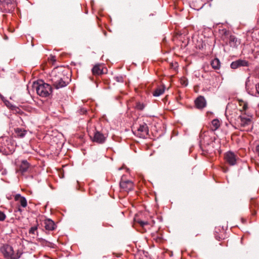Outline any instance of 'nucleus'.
Listing matches in <instances>:
<instances>
[{"label": "nucleus", "mask_w": 259, "mask_h": 259, "mask_svg": "<svg viewBox=\"0 0 259 259\" xmlns=\"http://www.w3.org/2000/svg\"><path fill=\"white\" fill-rule=\"evenodd\" d=\"M16 201H19L20 205L23 207H26L27 205V201L25 197L22 196L20 194H17L14 196Z\"/></svg>", "instance_id": "nucleus-17"}, {"label": "nucleus", "mask_w": 259, "mask_h": 259, "mask_svg": "<svg viewBox=\"0 0 259 259\" xmlns=\"http://www.w3.org/2000/svg\"><path fill=\"white\" fill-rule=\"evenodd\" d=\"M38 241L43 246H48L50 247H53L54 244L50 241H48L42 238H38Z\"/></svg>", "instance_id": "nucleus-22"}, {"label": "nucleus", "mask_w": 259, "mask_h": 259, "mask_svg": "<svg viewBox=\"0 0 259 259\" xmlns=\"http://www.w3.org/2000/svg\"><path fill=\"white\" fill-rule=\"evenodd\" d=\"M233 118V116H231V117H230L231 120H232Z\"/></svg>", "instance_id": "nucleus-37"}, {"label": "nucleus", "mask_w": 259, "mask_h": 259, "mask_svg": "<svg viewBox=\"0 0 259 259\" xmlns=\"http://www.w3.org/2000/svg\"><path fill=\"white\" fill-rule=\"evenodd\" d=\"M226 43L228 44L232 48H237V46L240 44V42L238 40L237 38L233 35L231 36H230L228 42Z\"/></svg>", "instance_id": "nucleus-18"}, {"label": "nucleus", "mask_w": 259, "mask_h": 259, "mask_svg": "<svg viewBox=\"0 0 259 259\" xmlns=\"http://www.w3.org/2000/svg\"><path fill=\"white\" fill-rule=\"evenodd\" d=\"M6 105L8 107H9L11 110L16 112H18L20 110V109L16 106L15 105H12L10 103H8V104H6Z\"/></svg>", "instance_id": "nucleus-25"}, {"label": "nucleus", "mask_w": 259, "mask_h": 259, "mask_svg": "<svg viewBox=\"0 0 259 259\" xmlns=\"http://www.w3.org/2000/svg\"><path fill=\"white\" fill-rule=\"evenodd\" d=\"M15 133L17 135V136L19 138H23L26 134V131L20 128H17L15 130Z\"/></svg>", "instance_id": "nucleus-24"}, {"label": "nucleus", "mask_w": 259, "mask_h": 259, "mask_svg": "<svg viewBox=\"0 0 259 259\" xmlns=\"http://www.w3.org/2000/svg\"><path fill=\"white\" fill-rule=\"evenodd\" d=\"M114 79L117 82H123V78L121 76H115V77H114Z\"/></svg>", "instance_id": "nucleus-30"}, {"label": "nucleus", "mask_w": 259, "mask_h": 259, "mask_svg": "<svg viewBox=\"0 0 259 259\" xmlns=\"http://www.w3.org/2000/svg\"><path fill=\"white\" fill-rule=\"evenodd\" d=\"M255 89H256V93L258 94V96H259V83H257L255 85Z\"/></svg>", "instance_id": "nucleus-33"}, {"label": "nucleus", "mask_w": 259, "mask_h": 259, "mask_svg": "<svg viewBox=\"0 0 259 259\" xmlns=\"http://www.w3.org/2000/svg\"><path fill=\"white\" fill-rule=\"evenodd\" d=\"M37 230V226L32 227L30 228L29 230V234H34Z\"/></svg>", "instance_id": "nucleus-28"}, {"label": "nucleus", "mask_w": 259, "mask_h": 259, "mask_svg": "<svg viewBox=\"0 0 259 259\" xmlns=\"http://www.w3.org/2000/svg\"><path fill=\"white\" fill-rule=\"evenodd\" d=\"M225 158L226 161L231 165H235L237 160L239 159L237 156L231 151L227 152L225 154Z\"/></svg>", "instance_id": "nucleus-11"}, {"label": "nucleus", "mask_w": 259, "mask_h": 259, "mask_svg": "<svg viewBox=\"0 0 259 259\" xmlns=\"http://www.w3.org/2000/svg\"><path fill=\"white\" fill-rule=\"evenodd\" d=\"M22 211V210L19 207L18 208H17V210H15V212H17V211H19L20 212H21Z\"/></svg>", "instance_id": "nucleus-36"}, {"label": "nucleus", "mask_w": 259, "mask_h": 259, "mask_svg": "<svg viewBox=\"0 0 259 259\" xmlns=\"http://www.w3.org/2000/svg\"><path fill=\"white\" fill-rule=\"evenodd\" d=\"M16 143L14 140L8 137L0 138V152L4 155L12 154L15 150Z\"/></svg>", "instance_id": "nucleus-1"}, {"label": "nucleus", "mask_w": 259, "mask_h": 259, "mask_svg": "<svg viewBox=\"0 0 259 259\" xmlns=\"http://www.w3.org/2000/svg\"><path fill=\"white\" fill-rule=\"evenodd\" d=\"M195 104L197 108L201 109L206 106V101L203 96H200L195 101Z\"/></svg>", "instance_id": "nucleus-14"}, {"label": "nucleus", "mask_w": 259, "mask_h": 259, "mask_svg": "<svg viewBox=\"0 0 259 259\" xmlns=\"http://www.w3.org/2000/svg\"><path fill=\"white\" fill-rule=\"evenodd\" d=\"M238 126L240 127H246L251 124L250 117L246 116L245 115H239L237 119Z\"/></svg>", "instance_id": "nucleus-7"}, {"label": "nucleus", "mask_w": 259, "mask_h": 259, "mask_svg": "<svg viewBox=\"0 0 259 259\" xmlns=\"http://www.w3.org/2000/svg\"><path fill=\"white\" fill-rule=\"evenodd\" d=\"M65 76H67L63 73L60 68H56L52 71L50 75L49 80L51 81L52 84L54 83L57 84V81L59 79L62 80V78L65 77Z\"/></svg>", "instance_id": "nucleus-5"}, {"label": "nucleus", "mask_w": 259, "mask_h": 259, "mask_svg": "<svg viewBox=\"0 0 259 259\" xmlns=\"http://www.w3.org/2000/svg\"><path fill=\"white\" fill-rule=\"evenodd\" d=\"M256 152L257 153L258 156H259V144L256 146Z\"/></svg>", "instance_id": "nucleus-34"}, {"label": "nucleus", "mask_w": 259, "mask_h": 259, "mask_svg": "<svg viewBox=\"0 0 259 259\" xmlns=\"http://www.w3.org/2000/svg\"><path fill=\"white\" fill-rule=\"evenodd\" d=\"M220 121L218 119H214L211 121L210 128L212 131H215L220 127Z\"/></svg>", "instance_id": "nucleus-21"}, {"label": "nucleus", "mask_w": 259, "mask_h": 259, "mask_svg": "<svg viewBox=\"0 0 259 259\" xmlns=\"http://www.w3.org/2000/svg\"><path fill=\"white\" fill-rule=\"evenodd\" d=\"M6 218V214L3 211H0V221H4Z\"/></svg>", "instance_id": "nucleus-29"}, {"label": "nucleus", "mask_w": 259, "mask_h": 259, "mask_svg": "<svg viewBox=\"0 0 259 259\" xmlns=\"http://www.w3.org/2000/svg\"><path fill=\"white\" fill-rule=\"evenodd\" d=\"M120 187L123 191L128 192L133 189L134 184L132 181L123 180L122 179L120 182Z\"/></svg>", "instance_id": "nucleus-9"}, {"label": "nucleus", "mask_w": 259, "mask_h": 259, "mask_svg": "<svg viewBox=\"0 0 259 259\" xmlns=\"http://www.w3.org/2000/svg\"><path fill=\"white\" fill-rule=\"evenodd\" d=\"M134 134L141 138H146L149 134L147 124L145 122L140 124L137 129L133 131Z\"/></svg>", "instance_id": "nucleus-6"}, {"label": "nucleus", "mask_w": 259, "mask_h": 259, "mask_svg": "<svg viewBox=\"0 0 259 259\" xmlns=\"http://www.w3.org/2000/svg\"><path fill=\"white\" fill-rule=\"evenodd\" d=\"M33 88L36 90L38 95L42 97L49 96L52 92V87L48 83L40 80L33 84Z\"/></svg>", "instance_id": "nucleus-3"}, {"label": "nucleus", "mask_w": 259, "mask_h": 259, "mask_svg": "<svg viewBox=\"0 0 259 259\" xmlns=\"http://www.w3.org/2000/svg\"><path fill=\"white\" fill-rule=\"evenodd\" d=\"M32 169L31 164L26 160H22L19 167V171L22 174H24L26 172H30Z\"/></svg>", "instance_id": "nucleus-10"}, {"label": "nucleus", "mask_w": 259, "mask_h": 259, "mask_svg": "<svg viewBox=\"0 0 259 259\" xmlns=\"http://www.w3.org/2000/svg\"><path fill=\"white\" fill-rule=\"evenodd\" d=\"M225 114H226V116L227 117H229V115H228V114H230V111H229L228 109H226V113H225Z\"/></svg>", "instance_id": "nucleus-35"}, {"label": "nucleus", "mask_w": 259, "mask_h": 259, "mask_svg": "<svg viewBox=\"0 0 259 259\" xmlns=\"http://www.w3.org/2000/svg\"><path fill=\"white\" fill-rule=\"evenodd\" d=\"M106 138L100 132L96 131L93 138V141L99 144H103L105 142Z\"/></svg>", "instance_id": "nucleus-13"}, {"label": "nucleus", "mask_w": 259, "mask_h": 259, "mask_svg": "<svg viewBox=\"0 0 259 259\" xmlns=\"http://www.w3.org/2000/svg\"><path fill=\"white\" fill-rule=\"evenodd\" d=\"M44 227L47 231H52L57 228V225L55 222L50 219H47L44 221Z\"/></svg>", "instance_id": "nucleus-12"}, {"label": "nucleus", "mask_w": 259, "mask_h": 259, "mask_svg": "<svg viewBox=\"0 0 259 259\" xmlns=\"http://www.w3.org/2000/svg\"><path fill=\"white\" fill-rule=\"evenodd\" d=\"M211 65L214 69H219L221 66V63L219 59L215 58L211 62Z\"/></svg>", "instance_id": "nucleus-23"}, {"label": "nucleus", "mask_w": 259, "mask_h": 259, "mask_svg": "<svg viewBox=\"0 0 259 259\" xmlns=\"http://www.w3.org/2000/svg\"><path fill=\"white\" fill-rule=\"evenodd\" d=\"M1 251L5 259H19L23 253L21 249L14 250L9 244H4L1 248Z\"/></svg>", "instance_id": "nucleus-2"}, {"label": "nucleus", "mask_w": 259, "mask_h": 259, "mask_svg": "<svg viewBox=\"0 0 259 259\" xmlns=\"http://www.w3.org/2000/svg\"><path fill=\"white\" fill-rule=\"evenodd\" d=\"M232 35L231 34V32L227 29H224L222 30L221 38L224 42H227L230 36H231Z\"/></svg>", "instance_id": "nucleus-19"}, {"label": "nucleus", "mask_w": 259, "mask_h": 259, "mask_svg": "<svg viewBox=\"0 0 259 259\" xmlns=\"http://www.w3.org/2000/svg\"><path fill=\"white\" fill-rule=\"evenodd\" d=\"M250 63L245 59H238L231 63L230 67L232 69H236L241 67H248Z\"/></svg>", "instance_id": "nucleus-8"}, {"label": "nucleus", "mask_w": 259, "mask_h": 259, "mask_svg": "<svg viewBox=\"0 0 259 259\" xmlns=\"http://www.w3.org/2000/svg\"><path fill=\"white\" fill-rule=\"evenodd\" d=\"M17 6V0H0V10L3 13H13Z\"/></svg>", "instance_id": "nucleus-4"}, {"label": "nucleus", "mask_w": 259, "mask_h": 259, "mask_svg": "<svg viewBox=\"0 0 259 259\" xmlns=\"http://www.w3.org/2000/svg\"><path fill=\"white\" fill-rule=\"evenodd\" d=\"M209 143L206 144V147H205V150L208 152H211L212 149H211L209 147L211 146L213 148V142L212 140L209 138Z\"/></svg>", "instance_id": "nucleus-26"}, {"label": "nucleus", "mask_w": 259, "mask_h": 259, "mask_svg": "<svg viewBox=\"0 0 259 259\" xmlns=\"http://www.w3.org/2000/svg\"><path fill=\"white\" fill-rule=\"evenodd\" d=\"M136 108L139 110H143L145 108L144 104L138 102L136 104Z\"/></svg>", "instance_id": "nucleus-27"}, {"label": "nucleus", "mask_w": 259, "mask_h": 259, "mask_svg": "<svg viewBox=\"0 0 259 259\" xmlns=\"http://www.w3.org/2000/svg\"><path fill=\"white\" fill-rule=\"evenodd\" d=\"M170 66L171 67L174 68V69H176L178 67V64L177 62H175L174 63H171Z\"/></svg>", "instance_id": "nucleus-32"}, {"label": "nucleus", "mask_w": 259, "mask_h": 259, "mask_svg": "<svg viewBox=\"0 0 259 259\" xmlns=\"http://www.w3.org/2000/svg\"><path fill=\"white\" fill-rule=\"evenodd\" d=\"M68 78L67 76L63 77L62 80L59 79L57 81V84L54 83L53 84H52V85L56 89H59L60 88H64V87L67 86V84H68Z\"/></svg>", "instance_id": "nucleus-15"}, {"label": "nucleus", "mask_w": 259, "mask_h": 259, "mask_svg": "<svg viewBox=\"0 0 259 259\" xmlns=\"http://www.w3.org/2000/svg\"><path fill=\"white\" fill-rule=\"evenodd\" d=\"M165 87L164 85L158 87L153 93V95L154 97H158L162 95L165 91Z\"/></svg>", "instance_id": "nucleus-20"}, {"label": "nucleus", "mask_w": 259, "mask_h": 259, "mask_svg": "<svg viewBox=\"0 0 259 259\" xmlns=\"http://www.w3.org/2000/svg\"><path fill=\"white\" fill-rule=\"evenodd\" d=\"M138 223L141 226L144 227L145 225H147L148 224V223L147 221H143L141 220H139L138 221Z\"/></svg>", "instance_id": "nucleus-31"}, {"label": "nucleus", "mask_w": 259, "mask_h": 259, "mask_svg": "<svg viewBox=\"0 0 259 259\" xmlns=\"http://www.w3.org/2000/svg\"><path fill=\"white\" fill-rule=\"evenodd\" d=\"M92 71L94 75H100L103 74V65L101 64H96L92 68Z\"/></svg>", "instance_id": "nucleus-16"}]
</instances>
